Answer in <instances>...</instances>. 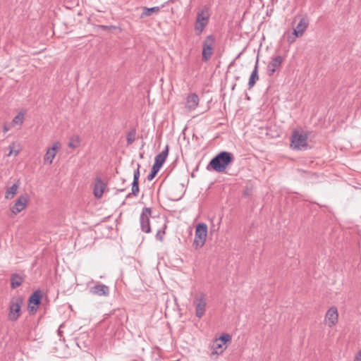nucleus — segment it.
<instances>
[{
  "label": "nucleus",
  "mask_w": 361,
  "mask_h": 361,
  "mask_svg": "<svg viewBox=\"0 0 361 361\" xmlns=\"http://www.w3.org/2000/svg\"><path fill=\"white\" fill-rule=\"evenodd\" d=\"M234 156L232 153L221 151L214 157L207 166L208 171L213 170L217 173H223L233 161Z\"/></svg>",
  "instance_id": "1"
},
{
  "label": "nucleus",
  "mask_w": 361,
  "mask_h": 361,
  "mask_svg": "<svg viewBox=\"0 0 361 361\" xmlns=\"http://www.w3.org/2000/svg\"><path fill=\"white\" fill-rule=\"evenodd\" d=\"M209 8L205 6L197 14L195 24V31L196 35H200L202 33L205 27L209 23Z\"/></svg>",
  "instance_id": "2"
},
{
  "label": "nucleus",
  "mask_w": 361,
  "mask_h": 361,
  "mask_svg": "<svg viewBox=\"0 0 361 361\" xmlns=\"http://www.w3.org/2000/svg\"><path fill=\"white\" fill-rule=\"evenodd\" d=\"M307 134L294 130L290 137V147L294 150H305L307 148Z\"/></svg>",
  "instance_id": "3"
},
{
  "label": "nucleus",
  "mask_w": 361,
  "mask_h": 361,
  "mask_svg": "<svg viewBox=\"0 0 361 361\" xmlns=\"http://www.w3.org/2000/svg\"><path fill=\"white\" fill-rule=\"evenodd\" d=\"M208 228L206 224L200 223L196 226L193 246L195 249L202 247L207 236Z\"/></svg>",
  "instance_id": "4"
},
{
  "label": "nucleus",
  "mask_w": 361,
  "mask_h": 361,
  "mask_svg": "<svg viewBox=\"0 0 361 361\" xmlns=\"http://www.w3.org/2000/svg\"><path fill=\"white\" fill-rule=\"evenodd\" d=\"M23 300L20 297L13 298L9 304L8 319L11 322H16L20 316V309Z\"/></svg>",
  "instance_id": "5"
},
{
  "label": "nucleus",
  "mask_w": 361,
  "mask_h": 361,
  "mask_svg": "<svg viewBox=\"0 0 361 361\" xmlns=\"http://www.w3.org/2000/svg\"><path fill=\"white\" fill-rule=\"evenodd\" d=\"M231 341V336L228 334H223L219 338H216L212 345V354H222L227 348L226 343Z\"/></svg>",
  "instance_id": "6"
},
{
  "label": "nucleus",
  "mask_w": 361,
  "mask_h": 361,
  "mask_svg": "<svg viewBox=\"0 0 361 361\" xmlns=\"http://www.w3.org/2000/svg\"><path fill=\"white\" fill-rule=\"evenodd\" d=\"M215 38L212 35H208L203 42L202 44V61L204 62L208 61L212 54Z\"/></svg>",
  "instance_id": "7"
},
{
  "label": "nucleus",
  "mask_w": 361,
  "mask_h": 361,
  "mask_svg": "<svg viewBox=\"0 0 361 361\" xmlns=\"http://www.w3.org/2000/svg\"><path fill=\"white\" fill-rule=\"evenodd\" d=\"M152 215V209L149 207H144L140 216V228L142 231L149 233L151 232L149 218Z\"/></svg>",
  "instance_id": "8"
},
{
  "label": "nucleus",
  "mask_w": 361,
  "mask_h": 361,
  "mask_svg": "<svg viewBox=\"0 0 361 361\" xmlns=\"http://www.w3.org/2000/svg\"><path fill=\"white\" fill-rule=\"evenodd\" d=\"M42 298V292L38 289L33 292L30 296L28 300V309L32 314H35L37 311L38 307L41 303Z\"/></svg>",
  "instance_id": "9"
},
{
  "label": "nucleus",
  "mask_w": 361,
  "mask_h": 361,
  "mask_svg": "<svg viewBox=\"0 0 361 361\" xmlns=\"http://www.w3.org/2000/svg\"><path fill=\"white\" fill-rule=\"evenodd\" d=\"M29 201V197L27 194L20 195L15 202L13 206L11 208V211L13 214H17L23 211Z\"/></svg>",
  "instance_id": "10"
},
{
  "label": "nucleus",
  "mask_w": 361,
  "mask_h": 361,
  "mask_svg": "<svg viewBox=\"0 0 361 361\" xmlns=\"http://www.w3.org/2000/svg\"><path fill=\"white\" fill-rule=\"evenodd\" d=\"M195 305V315L198 318H201L205 312L207 302L204 296L201 295L197 297L194 301Z\"/></svg>",
  "instance_id": "11"
},
{
  "label": "nucleus",
  "mask_w": 361,
  "mask_h": 361,
  "mask_svg": "<svg viewBox=\"0 0 361 361\" xmlns=\"http://www.w3.org/2000/svg\"><path fill=\"white\" fill-rule=\"evenodd\" d=\"M283 62L281 56H276L272 57L271 61L269 63L267 68V72L269 76H272L274 73L280 68Z\"/></svg>",
  "instance_id": "12"
},
{
  "label": "nucleus",
  "mask_w": 361,
  "mask_h": 361,
  "mask_svg": "<svg viewBox=\"0 0 361 361\" xmlns=\"http://www.w3.org/2000/svg\"><path fill=\"white\" fill-rule=\"evenodd\" d=\"M338 319V310L336 307H331L326 313L325 323L329 326H334Z\"/></svg>",
  "instance_id": "13"
},
{
  "label": "nucleus",
  "mask_w": 361,
  "mask_h": 361,
  "mask_svg": "<svg viewBox=\"0 0 361 361\" xmlns=\"http://www.w3.org/2000/svg\"><path fill=\"white\" fill-rule=\"evenodd\" d=\"M109 287L101 283H97L90 288V293L98 296H108L109 295Z\"/></svg>",
  "instance_id": "14"
},
{
  "label": "nucleus",
  "mask_w": 361,
  "mask_h": 361,
  "mask_svg": "<svg viewBox=\"0 0 361 361\" xmlns=\"http://www.w3.org/2000/svg\"><path fill=\"white\" fill-rule=\"evenodd\" d=\"M60 148V143L59 142H56L53 144L51 148H49L44 157V164H51L53 159L56 157V153L58 152Z\"/></svg>",
  "instance_id": "15"
},
{
  "label": "nucleus",
  "mask_w": 361,
  "mask_h": 361,
  "mask_svg": "<svg viewBox=\"0 0 361 361\" xmlns=\"http://www.w3.org/2000/svg\"><path fill=\"white\" fill-rule=\"evenodd\" d=\"M309 22L307 19L302 18L300 20L296 27L293 30V35H294L293 39L291 42H293L296 37H301L304 32L307 28Z\"/></svg>",
  "instance_id": "16"
},
{
  "label": "nucleus",
  "mask_w": 361,
  "mask_h": 361,
  "mask_svg": "<svg viewBox=\"0 0 361 361\" xmlns=\"http://www.w3.org/2000/svg\"><path fill=\"white\" fill-rule=\"evenodd\" d=\"M198 104H199L198 96L195 93L190 94L187 97L185 107L188 110L192 111V110H194L196 109Z\"/></svg>",
  "instance_id": "17"
},
{
  "label": "nucleus",
  "mask_w": 361,
  "mask_h": 361,
  "mask_svg": "<svg viewBox=\"0 0 361 361\" xmlns=\"http://www.w3.org/2000/svg\"><path fill=\"white\" fill-rule=\"evenodd\" d=\"M168 154H169V145H166L165 149L155 157L154 164L161 169L162 165L165 162V161L168 157Z\"/></svg>",
  "instance_id": "18"
},
{
  "label": "nucleus",
  "mask_w": 361,
  "mask_h": 361,
  "mask_svg": "<svg viewBox=\"0 0 361 361\" xmlns=\"http://www.w3.org/2000/svg\"><path fill=\"white\" fill-rule=\"evenodd\" d=\"M106 187L105 183L100 179L97 178L94 186V195L97 198H100Z\"/></svg>",
  "instance_id": "19"
},
{
  "label": "nucleus",
  "mask_w": 361,
  "mask_h": 361,
  "mask_svg": "<svg viewBox=\"0 0 361 361\" xmlns=\"http://www.w3.org/2000/svg\"><path fill=\"white\" fill-rule=\"evenodd\" d=\"M258 63H259V59H257L254 69L250 75L248 86L249 89H251L254 87V85L256 83V81L259 79L258 76Z\"/></svg>",
  "instance_id": "20"
},
{
  "label": "nucleus",
  "mask_w": 361,
  "mask_h": 361,
  "mask_svg": "<svg viewBox=\"0 0 361 361\" xmlns=\"http://www.w3.org/2000/svg\"><path fill=\"white\" fill-rule=\"evenodd\" d=\"M19 187L20 182L19 180H18L16 183H13L11 187L7 188L5 193V198L7 200L13 199L15 195L17 193Z\"/></svg>",
  "instance_id": "21"
},
{
  "label": "nucleus",
  "mask_w": 361,
  "mask_h": 361,
  "mask_svg": "<svg viewBox=\"0 0 361 361\" xmlns=\"http://www.w3.org/2000/svg\"><path fill=\"white\" fill-rule=\"evenodd\" d=\"M164 6V4L161 6V8ZM161 9V7L154 6L152 8L143 7L142 13L140 15V18H143L146 16H151L152 13H158Z\"/></svg>",
  "instance_id": "22"
},
{
  "label": "nucleus",
  "mask_w": 361,
  "mask_h": 361,
  "mask_svg": "<svg viewBox=\"0 0 361 361\" xmlns=\"http://www.w3.org/2000/svg\"><path fill=\"white\" fill-rule=\"evenodd\" d=\"M23 282V279L20 275L15 274L11 278V286L12 288H16L20 286Z\"/></svg>",
  "instance_id": "23"
},
{
  "label": "nucleus",
  "mask_w": 361,
  "mask_h": 361,
  "mask_svg": "<svg viewBox=\"0 0 361 361\" xmlns=\"http://www.w3.org/2000/svg\"><path fill=\"white\" fill-rule=\"evenodd\" d=\"M136 138V130L135 128L131 129L128 133L126 137L127 144L131 145Z\"/></svg>",
  "instance_id": "24"
},
{
  "label": "nucleus",
  "mask_w": 361,
  "mask_h": 361,
  "mask_svg": "<svg viewBox=\"0 0 361 361\" xmlns=\"http://www.w3.org/2000/svg\"><path fill=\"white\" fill-rule=\"evenodd\" d=\"M159 170H160L159 167L153 164V166L151 169V171L147 177V180H149V181L152 180L154 178V177L157 176V174L158 173Z\"/></svg>",
  "instance_id": "25"
},
{
  "label": "nucleus",
  "mask_w": 361,
  "mask_h": 361,
  "mask_svg": "<svg viewBox=\"0 0 361 361\" xmlns=\"http://www.w3.org/2000/svg\"><path fill=\"white\" fill-rule=\"evenodd\" d=\"M24 121V114L23 112H19L12 121V123L14 125L21 126Z\"/></svg>",
  "instance_id": "26"
},
{
  "label": "nucleus",
  "mask_w": 361,
  "mask_h": 361,
  "mask_svg": "<svg viewBox=\"0 0 361 361\" xmlns=\"http://www.w3.org/2000/svg\"><path fill=\"white\" fill-rule=\"evenodd\" d=\"M132 192L127 195L126 197L128 198L130 197L131 194L134 196H137L139 193L140 189H139V182L133 181L132 183V188H131Z\"/></svg>",
  "instance_id": "27"
},
{
  "label": "nucleus",
  "mask_w": 361,
  "mask_h": 361,
  "mask_svg": "<svg viewBox=\"0 0 361 361\" xmlns=\"http://www.w3.org/2000/svg\"><path fill=\"white\" fill-rule=\"evenodd\" d=\"M80 139L78 136L71 138L68 143V147L71 148H76L79 145Z\"/></svg>",
  "instance_id": "28"
},
{
  "label": "nucleus",
  "mask_w": 361,
  "mask_h": 361,
  "mask_svg": "<svg viewBox=\"0 0 361 361\" xmlns=\"http://www.w3.org/2000/svg\"><path fill=\"white\" fill-rule=\"evenodd\" d=\"M140 168V164H137V169L134 171L133 180V181L139 182Z\"/></svg>",
  "instance_id": "29"
},
{
  "label": "nucleus",
  "mask_w": 361,
  "mask_h": 361,
  "mask_svg": "<svg viewBox=\"0 0 361 361\" xmlns=\"http://www.w3.org/2000/svg\"><path fill=\"white\" fill-rule=\"evenodd\" d=\"M165 234V231L164 230H158L156 234V238L158 240L162 241L164 240V236Z\"/></svg>",
  "instance_id": "30"
},
{
  "label": "nucleus",
  "mask_w": 361,
  "mask_h": 361,
  "mask_svg": "<svg viewBox=\"0 0 361 361\" xmlns=\"http://www.w3.org/2000/svg\"><path fill=\"white\" fill-rule=\"evenodd\" d=\"M98 27L102 30H105V31H110L112 29H116V26H114V25H98Z\"/></svg>",
  "instance_id": "31"
},
{
  "label": "nucleus",
  "mask_w": 361,
  "mask_h": 361,
  "mask_svg": "<svg viewBox=\"0 0 361 361\" xmlns=\"http://www.w3.org/2000/svg\"><path fill=\"white\" fill-rule=\"evenodd\" d=\"M12 127V125L11 124H9V123H5L3 126V132L4 133H6V132H8V130H11Z\"/></svg>",
  "instance_id": "32"
},
{
  "label": "nucleus",
  "mask_w": 361,
  "mask_h": 361,
  "mask_svg": "<svg viewBox=\"0 0 361 361\" xmlns=\"http://www.w3.org/2000/svg\"><path fill=\"white\" fill-rule=\"evenodd\" d=\"M14 146H15V142H12L8 148H9V152L8 154H7L8 157H10L11 156L12 154H13V149H14Z\"/></svg>",
  "instance_id": "33"
},
{
  "label": "nucleus",
  "mask_w": 361,
  "mask_h": 361,
  "mask_svg": "<svg viewBox=\"0 0 361 361\" xmlns=\"http://www.w3.org/2000/svg\"><path fill=\"white\" fill-rule=\"evenodd\" d=\"M63 324H61L59 326V329H58V331H57V334H58V335H59V336L60 338H61V337L63 336V331L61 330V329L63 327Z\"/></svg>",
  "instance_id": "34"
},
{
  "label": "nucleus",
  "mask_w": 361,
  "mask_h": 361,
  "mask_svg": "<svg viewBox=\"0 0 361 361\" xmlns=\"http://www.w3.org/2000/svg\"><path fill=\"white\" fill-rule=\"evenodd\" d=\"M354 361H361V350H359L357 355L355 357Z\"/></svg>",
  "instance_id": "35"
},
{
  "label": "nucleus",
  "mask_w": 361,
  "mask_h": 361,
  "mask_svg": "<svg viewBox=\"0 0 361 361\" xmlns=\"http://www.w3.org/2000/svg\"><path fill=\"white\" fill-rule=\"evenodd\" d=\"M19 152H20V149H16V150L13 149V154L15 156H17L19 154Z\"/></svg>",
  "instance_id": "36"
},
{
  "label": "nucleus",
  "mask_w": 361,
  "mask_h": 361,
  "mask_svg": "<svg viewBox=\"0 0 361 361\" xmlns=\"http://www.w3.org/2000/svg\"><path fill=\"white\" fill-rule=\"evenodd\" d=\"M235 86H236V84L235 83L233 84L232 87H231V90H233L235 89Z\"/></svg>",
  "instance_id": "37"
},
{
  "label": "nucleus",
  "mask_w": 361,
  "mask_h": 361,
  "mask_svg": "<svg viewBox=\"0 0 361 361\" xmlns=\"http://www.w3.org/2000/svg\"><path fill=\"white\" fill-rule=\"evenodd\" d=\"M123 190H124L123 189L119 190L120 192H123Z\"/></svg>",
  "instance_id": "38"
},
{
  "label": "nucleus",
  "mask_w": 361,
  "mask_h": 361,
  "mask_svg": "<svg viewBox=\"0 0 361 361\" xmlns=\"http://www.w3.org/2000/svg\"><path fill=\"white\" fill-rule=\"evenodd\" d=\"M172 0H169V1H166V4H169V2L171 1Z\"/></svg>",
  "instance_id": "39"
}]
</instances>
